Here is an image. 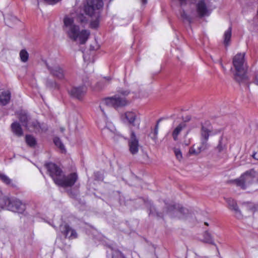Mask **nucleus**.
Listing matches in <instances>:
<instances>
[{"instance_id": "obj_1", "label": "nucleus", "mask_w": 258, "mask_h": 258, "mask_svg": "<svg viewBox=\"0 0 258 258\" xmlns=\"http://www.w3.org/2000/svg\"><path fill=\"white\" fill-rule=\"evenodd\" d=\"M63 30L70 39L81 44L86 43L90 34L89 30H80L79 26L75 24L71 16H66L63 19Z\"/></svg>"}, {"instance_id": "obj_2", "label": "nucleus", "mask_w": 258, "mask_h": 258, "mask_svg": "<svg viewBox=\"0 0 258 258\" xmlns=\"http://www.w3.org/2000/svg\"><path fill=\"white\" fill-rule=\"evenodd\" d=\"M45 167L55 183L58 185L64 187H71L78 179V175L75 173L65 176L60 168L54 163H47Z\"/></svg>"}, {"instance_id": "obj_3", "label": "nucleus", "mask_w": 258, "mask_h": 258, "mask_svg": "<svg viewBox=\"0 0 258 258\" xmlns=\"http://www.w3.org/2000/svg\"><path fill=\"white\" fill-rule=\"evenodd\" d=\"M244 53L236 54L233 58V64L235 69V79L239 83H246L248 80L246 74V68L244 64Z\"/></svg>"}, {"instance_id": "obj_4", "label": "nucleus", "mask_w": 258, "mask_h": 258, "mask_svg": "<svg viewBox=\"0 0 258 258\" xmlns=\"http://www.w3.org/2000/svg\"><path fill=\"white\" fill-rule=\"evenodd\" d=\"M258 173L253 169L246 171L239 178L231 180V182L242 189H245L257 180Z\"/></svg>"}, {"instance_id": "obj_5", "label": "nucleus", "mask_w": 258, "mask_h": 258, "mask_svg": "<svg viewBox=\"0 0 258 258\" xmlns=\"http://www.w3.org/2000/svg\"><path fill=\"white\" fill-rule=\"evenodd\" d=\"M0 206L2 208L18 213H22L25 209V205L19 200L10 199L6 197L0 198Z\"/></svg>"}, {"instance_id": "obj_6", "label": "nucleus", "mask_w": 258, "mask_h": 258, "mask_svg": "<svg viewBox=\"0 0 258 258\" xmlns=\"http://www.w3.org/2000/svg\"><path fill=\"white\" fill-rule=\"evenodd\" d=\"M221 132L220 130H213L211 122L205 120L201 123L200 141L203 145L207 144L210 136Z\"/></svg>"}, {"instance_id": "obj_7", "label": "nucleus", "mask_w": 258, "mask_h": 258, "mask_svg": "<svg viewBox=\"0 0 258 258\" xmlns=\"http://www.w3.org/2000/svg\"><path fill=\"white\" fill-rule=\"evenodd\" d=\"M127 104V101L124 97H120L118 95H115L114 96L107 97L102 100L100 105V108L104 113V110L102 109L103 105L113 107L115 108L125 106Z\"/></svg>"}, {"instance_id": "obj_8", "label": "nucleus", "mask_w": 258, "mask_h": 258, "mask_svg": "<svg viewBox=\"0 0 258 258\" xmlns=\"http://www.w3.org/2000/svg\"><path fill=\"white\" fill-rule=\"evenodd\" d=\"M46 66L50 74L58 79H64L65 71L55 59L50 58L46 61Z\"/></svg>"}, {"instance_id": "obj_9", "label": "nucleus", "mask_w": 258, "mask_h": 258, "mask_svg": "<svg viewBox=\"0 0 258 258\" xmlns=\"http://www.w3.org/2000/svg\"><path fill=\"white\" fill-rule=\"evenodd\" d=\"M196 12L199 17L209 16L211 13V5L208 0H199L196 5Z\"/></svg>"}, {"instance_id": "obj_10", "label": "nucleus", "mask_w": 258, "mask_h": 258, "mask_svg": "<svg viewBox=\"0 0 258 258\" xmlns=\"http://www.w3.org/2000/svg\"><path fill=\"white\" fill-rule=\"evenodd\" d=\"M122 121L134 126L139 127L140 119L138 114L134 111H126L121 116Z\"/></svg>"}, {"instance_id": "obj_11", "label": "nucleus", "mask_w": 258, "mask_h": 258, "mask_svg": "<svg viewBox=\"0 0 258 258\" xmlns=\"http://www.w3.org/2000/svg\"><path fill=\"white\" fill-rule=\"evenodd\" d=\"M103 3L102 0H90L85 7L86 14L90 16L95 14L96 10H99L103 7Z\"/></svg>"}, {"instance_id": "obj_12", "label": "nucleus", "mask_w": 258, "mask_h": 258, "mask_svg": "<svg viewBox=\"0 0 258 258\" xmlns=\"http://www.w3.org/2000/svg\"><path fill=\"white\" fill-rule=\"evenodd\" d=\"M187 212V209L182 208L179 205H170L167 209V212L171 217H177L179 219L184 218Z\"/></svg>"}, {"instance_id": "obj_13", "label": "nucleus", "mask_w": 258, "mask_h": 258, "mask_svg": "<svg viewBox=\"0 0 258 258\" xmlns=\"http://www.w3.org/2000/svg\"><path fill=\"white\" fill-rule=\"evenodd\" d=\"M26 128L30 131L36 132H45L47 130V126L44 124H40L37 120L32 119L29 121L28 124H26Z\"/></svg>"}, {"instance_id": "obj_14", "label": "nucleus", "mask_w": 258, "mask_h": 258, "mask_svg": "<svg viewBox=\"0 0 258 258\" xmlns=\"http://www.w3.org/2000/svg\"><path fill=\"white\" fill-rule=\"evenodd\" d=\"M69 94L74 98L81 99L86 92V87L84 86L74 87L68 91Z\"/></svg>"}, {"instance_id": "obj_15", "label": "nucleus", "mask_w": 258, "mask_h": 258, "mask_svg": "<svg viewBox=\"0 0 258 258\" xmlns=\"http://www.w3.org/2000/svg\"><path fill=\"white\" fill-rule=\"evenodd\" d=\"M60 229L62 233H63L66 237L69 239H75L77 237V233L76 231L71 228L67 224H61L60 225Z\"/></svg>"}, {"instance_id": "obj_16", "label": "nucleus", "mask_w": 258, "mask_h": 258, "mask_svg": "<svg viewBox=\"0 0 258 258\" xmlns=\"http://www.w3.org/2000/svg\"><path fill=\"white\" fill-rule=\"evenodd\" d=\"M11 93L9 91L0 90V104L6 105L10 102Z\"/></svg>"}, {"instance_id": "obj_17", "label": "nucleus", "mask_w": 258, "mask_h": 258, "mask_svg": "<svg viewBox=\"0 0 258 258\" xmlns=\"http://www.w3.org/2000/svg\"><path fill=\"white\" fill-rule=\"evenodd\" d=\"M11 130L13 134L17 136L20 137L23 134L21 126L17 122H14L11 124Z\"/></svg>"}, {"instance_id": "obj_18", "label": "nucleus", "mask_w": 258, "mask_h": 258, "mask_svg": "<svg viewBox=\"0 0 258 258\" xmlns=\"http://www.w3.org/2000/svg\"><path fill=\"white\" fill-rule=\"evenodd\" d=\"M19 118L22 124L26 127L31 119L30 116L25 111H22L20 112L19 116Z\"/></svg>"}, {"instance_id": "obj_19", "label": "nucleus", "mask_w": 258, "mask_h": 258, "mask_svg": "<svg viewBox=\"0 0 258 258\" xmlns=\"http://www.w3.org/2000/svg\"><path fill=\"white\" fill-rule=\"evenodd\" d=\"M185 127V124L184 123H180L174 129L172 133V136L174 140H177L178 136Z\"/></svg>"}, {"instance_id": "obj_20", "label": "nucleus", "mask_w": 258, "mask_h": 258, "mask_svg": "<svg viewBox=\"0 0 258 258\" xmlns=\"http://www.w3.org/2000/svg\"><path fill=\"white\" fill-rule=\"evenodd\" d=\"M231 27H229L224 33V43L225 46H228L230 43L231 34H232Z\"/></svg>"}, {"instance_id": "obj_21", "label": "nucleus", "mask_w": 258, "mask_h": 258, "mask_svg": "<svg viewBox=\"0 0 258 258\" xmlns=\"http://www.w3.org/2000/svg\"><path fill=\"white\" fill-rule=\"evenodd\" d=\"M204 146H191L188 149V153L190 155H197L204 149Z\"/></svg>"}, {"instance_id": "obj_22", "label": "nucleus", "mask_w": 258, "mask_h": 258, "mask_svg": "<svg viewBox=\"0 0 258 258\" xmlns=\"http://www.w3.org/2000/svg\"><path fill=\"white\" fill-rule=\"evenodd\" d=\"M139 139L133 131H131L130 138L128 141L129 145H139Z\"/></svg>"}, {"instance_id": "obj_23", "label": "nucleus", "mask_w": 258, "mask_h": 258, "mask_svg": "<svg viewBox=\"0 0 258 258\" xmlns=\"http://www.w3.org/2000/svg\"><path fill=\"white\" fill-rule=\"evenodd\" d=\"M115 131V128L114 126L110 123L107 124L106 126L103 129V134H109L110 136H111L113 134H114V132Z\"/></svg>"}, {"instance_id": "obj_24", "label": "nucleus", "mask_w": 258, "mask_h": 258, "mask_svg": "<svg viewBox=\"0 0 258 258\" xmlns=\"http://www.w3.org/2000/svg\"><path fill=\"white\" fill-rule=\"evenodd\" d=\"M226 201L229 206V208L231 210H234L237 213H240L237 204L233 199L231 198H229L227 199Z\"/></svg>"}, {"instance_id": "obj_25", "label": "nucleus", "mask_w": 258, "mask_h": 258, "mask_svg": "<svg viewBox=\"0 0 258 258\" xmlns=\"http://www.w3.org/2000/svg\"><path fill=\"white\" fill-rule=\"evenodd\" d=\"M203 241L206 243L216 245L211 234L207 231L205 232L204 234Z\"/></svg>"}, {"instance_id": "obj_26", "label": "nucleus", "mask_w": 258, "mask_h": 258, "mask_svg": "<svg viewBox=\"0 0 258 258\" xmlns=\"http://www.w3.org/2000/svg\"><path fill=\"white\" fill-rule=\"evenodd\" d=\"M21 60L23 62H26L28 60L29 53L25 49H22L19 53Z\"/></svg>"}, {"instance_id": "obj_27", "label": "nucleus", "mask_w": 258, "mask_h": 258, "mask_svg": "<svg viewBox=\"0 0 258 258\" xmlns=\"http://www.w3.org/2000/svg\"><path fill=\"white\" fill-rule=\"evenodd\" d=\"M25 140L28 145H35L36 144V139L32 135H26Z\"/></svg>"}, {"instance_id": "obj_28", "label": "nucleus", "mask_w": 258, "mask_h": 258, "mask_svg": "<svg viewBox=\"0 0 258 258\" xmlns=\"http://www.w3.org/2000/svg\"><path fill=\"white\" fill-rule=\"evenodd\" d=\"M173 151L176 158L180 161L182 159V154L181 149L179 148L175 147L173 149Z\"/></svg>"}, {"instance_id": "obj_29", "label": "nucleus", "mask_w": 258, "mask_h": 258, "mask_svg": "<svg viewBox=\"0 0 258 258\" xmlns=\"http://www.w3.org/2000/svg\"><path fill=\"white\" fill-rule=\"evenodd\" d=\"M180 16L183 21H186L188 23L191 22V17L189 16H188L187 14H186L185 11H182L181 12Z\"/></svg>"}, {"instance_id": "obj_30", "label": "nucleus", "mask_w": 258, "mask_h": 258, "mask_svg": "<svg viewBox=\"0 0 258 258\" xmlns=\"http://www.w3.org/2000/svg\"><path fill=\"white\" fill-rule=\"evenodd\" d=\"M0 179L4 183L7 184H10L12 181L11 179L8 176L4 174H0Z\"/></svg>"}, {"instance_id": "obj_31", "label": "nucleus", "mask_w": 258, "mask_h": 258, "mask_svg": "<svg viewBox=\"0 0 258 258\" xmlns=\"http://www.w3.org/2000/svg\"><path fill=\"white\" fill-rule=\"evenodd\" d=\"M158 129H159V125L158 122L156 125L155 128L153 132H152L150 134L151 137L153 139L155 140L157 139V135L158 133Z\"/></svg>"}, {"instance_id": "obj_32", "label": "nucleus", "mask_w": 258, "mask_h": 258, "mask_svg": "<svg viewBox=\"0 0 258 258\" xmlns=\"http://www.w3.org/2000/svg\"><path fill=\"white\" fill-rule=\"evenodd\" d=\"M251 156L255 160H258V146L253 150Z\"/></svg>"}, {"instance_id": "obj_33", "label": "nucleus", "mask_w": 258, "mask_h": 258, "mask_svg": "<svg viewBox=\"0 0 258 258\" xmlns=\"http://www.w3.org/2000/svg\"><path fill=\"white\" fill-rule=\"evenodd\" d=\"M130 151L132 154H136L138 151V146H130Z\"/></svg>"}, {"instance_id": "obj_34", "label": "nucleus", "mask_w": 258, "mask_h": 258, "mask_svg": "<svg viewBox=\"0 0 258 258\" xmlns=\"http://www.w3.org/2000/svg\"><path fill=\"white\" fill-rule=\"evenodd\" d=\"M53 143L55 145H62L60 139L58 137H54L53 138Z\"/></svg>"}, {"instance_id": "obj_35", "label": "nucleus", "mask_w": 258, "mask_h": 258, "mask_svg": "<svg viewBox=\"0 0 258 258\" xmlns=\"http://www.w3.org/2000/svg\"><path fill=\"white\" fill-rule=\"evenodd\" d=\"M225 138L222 137L221 138V139L219 140V144L218 145H225L226 144H227L228 143L227 142H226L224 141V139H225Z\"/></svg>"}, {"instance_id": "obj_36", "label": "nucleus", "mask_w": 258, "mask_h": 258, "mask_svg": "<svg viewBox=\"0 0 258 258\" xmlns=\"http://www.w3.org/2000/svg\"><path fill=\"white\" fill-rule=\"evenodd\" d=\"M44 1L49 4H54L59 1V0H44Z\"/></svg>"}, {"instance_id": "obj_37", "label": "nucleus", "mask_w": 258, "mask_h": 258, "mask_svg": "<svg viewBox=\"0 0 258 258\" xmlns=\"http://www.w3.org/2000/svg\"><path fill=\"white\" fill-rule=\"evenodd\" d=\"M98 25V22L97 21H95L93 22H92L91 23V26L92 28H96Z\"/></svg>"}, {"instance_id": "obj_38", "label": "nucleus", "mask_w": 258, "mask_h": 258, "mask_svg": "<svg viewBox=\"0 0 258 258\" xmlns=\"http://www.w3.org/2000/svg\"><path fill=\"white\" fill-rule=\"evenodd\" d=\"M119 93L123 96H126L129 94L130 92L127 90H125V91L120 90V91H119Z\"/></svg>"}, {"instance_id": "obj_39", "label": "nucleus", "mask_w": 258, "mask_h": 258, "mask_svg": "<svg viewBox=\"0 0 258 258\" xmlns=\"http://www.w3.org/2000/svg\"><path fill=\"white\" fill-rule=\"evenodd\" d=\"M80 21L82 23H85L87 21V20L86 19L85 16H84L83 15H81L80 18Z\"/></svg>"}, {"instance_id": "obj_40", "label": "nucleus", "mask_w": 258, "mask_h": 258, "mask_svg": "<svg viewBox=\"0 0 258 258\" xmlns=\"http://www.w3.org/2000/svg\"><path fill=\"white\" fill-rule=\"evenodd\" d=\"M254 83L256 85H258V74H255L254 76Z\"/></svg>"}, {"instance_id": "obj_41", "label": "nucleus", "mask_w": 258, "mask_h": 258, "mask_svg": "<svg viewBox=\"0 0 258 258\" xmlns=\"http://www.w3.org/2000/svg\"><path fill=\"white\" fill-rule=\"evenodd\" d=\"M186 1L187 0H178V1L179 2L181 6H183L184 5H185Z\"/></svg>"}, {"instance_id": "obj_42", "label": "nucleus", "mask_w": 258, "mask_h": 258, "mask_svg": "<svg viewBox=\"0 0 258 258\" xmlns=\"http://www.w3.org/2000/svg\"><path fill=\"white\" fill-rule=\"evenodd\" d=\"M111 78L110 77H105L103 79V82H109L111 80Z\"/></svg>"}, {"instance_id": "obj_43", "label": "nucleus", "mask_w": 258, "mask_h": 258, "mask_svg": "<svg viewBox=\"0 0 258 258\" xmlns=\"http://www.w3.org/2000/svg\"><path fill=\"white\" fill-rule=\"evenodd\" d=\"M59 150H60V151L61 152H66V150L64 149V146H59Z\"/></svg>"}, {"instance_id": "obj_44", "label": "nucleus", "mask_w": 258, "mask_h": 258, "mask_svg": "<svg viewBox=\"0 0 258 258\" xmlns=\"http://www.w3.org/2000/svg\"><path fill=\"white\" fill-rule=\"evenodd\" d=\"M83 58H84V59L85 61H87L89 60V57H88L87 55H86V54H84L83 55Z\"/></svg>"}, {"instance_id": "obj_45", "label": "nucleus", "mask_w": 258, "mask_h": 258, "mask_svg": "<svg viewBox=\"0 0 258 258\" xmlns=\"http://www.w3.org/2000/svg\"><path fill=\"white\" fill-rule=\"evenodd\" d=\"M142 5H146L147 3V0H139Z\"/></svg>"}, {"instance_id": "obj_46", "label": "nucleus", "mask_w": 258, "mask_h": 258, "mask_svg": "<svg viewBox=\"0 0 258 258\" xmlns=\"http://www.w3.org/2000/svg\"><path fill=\"white\" fill-rule=\"evenodd\" d=\"M90 49L92 50H95V48L93 47L92 45L90 46Z\"/></svg>"}, {"instance_id": "obj_47", "label": "nucleus", "mask_w": 258, "mask_h": 258, "mask_svg": "<svg viewBox=\"0 0 258 258\" xmlns=\"http://www.w3.org/2000/svg\"><path fill=\"white\" fill-rule=\"evenodd\" d=\"M220 64L221 65V66H222V67L223 68V69L224 70H225V68H224V67L223 66L222 62H221V61H220Z\"/></svg>"}, {"instance_id": "obj_48", "label": "nucleus", "mask_w": 258, "mask_h": 258, "mask_svg": "<svg viewBox=\"0 0 258 258\" xmlns=\"http://www.w3.org/2000/svg\"><path fill=\"white\" fill-rule=\"evenodd\" d=\"M205 224L206 225H207V226H208V225H209V224H208V223H207V222H205Z\"/></svg>"}, {"instance_id": "obj_49", "label": "nucleus", "mask_w": 258, "mask_h": 258, "mask_svg": "<svg viewBox=\"0 0 258 258\" xmlns=\"http://www.w3.org/2000/svg\"><path fill=\"white\" fill-rule=\"evenodd\" d=\"M122 258H125V257H124V256H123V257H122Z\"/></svg>"}]
</instances>
